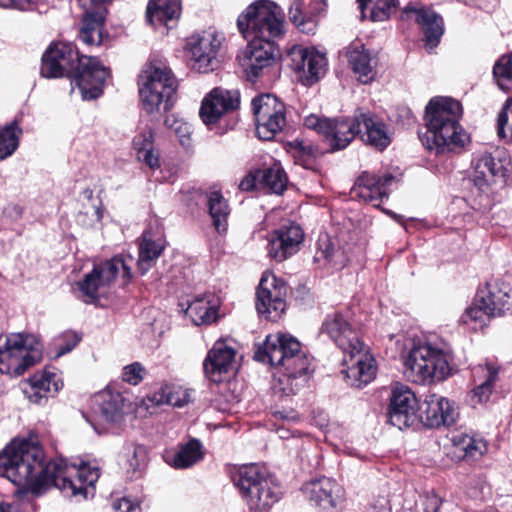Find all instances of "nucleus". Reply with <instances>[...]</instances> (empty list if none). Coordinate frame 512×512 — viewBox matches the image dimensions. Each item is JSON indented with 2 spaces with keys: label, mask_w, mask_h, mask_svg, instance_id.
<instances>
[{
  "label": "nucleus",
  "mask_w": 512,
  "mask_h": 512,
  "mask_svg": "<svg viewBox=\"0 0 512 512\" xmlns=\"http://www.w3.org/2000/svg\"><path fill=\"white\" fill-rule=\"evenodd\" d=\"M42 447L30 440H13L0 453V476L14 485L40 494L54 486L66 496L87 499L93 495L100 471L97 466L82 462L68 465L63 459L44 461Z\"/></svg>",
  "instance_id": "nucleus-1"
},
{
  "label": "nucleus",
  "mask_w": 512,
  "mask_h": 512,
  "mask_svg": "<svg viewBox=\"0 0 512 512\" xmlns=\"http://www.w3.org/2000/svg\"><path fill=\"white\" fill-rule=\"evenodd\" d=\"M40 73L45 78H71L84 100L98 98L109 76L97 58L80 55L73 44L63 42L52 44L45 51Z\"/></svg>",
  "instance_id": "nucleus-2"
},
{
  "label": "nucleus",
  "mask_w": 512,
  "mask_h": 512,
  "mask_svg": "<svg viewBox=\"0 0 512 512\" xmlns=\"http://www.w3.org/2000/svg\"><path fill=\"white\" fill-rule=\"evenodd\" d=\"M320 333L328 336L343 351L344 368L341 373L350 386L362 388L373 381L377 371L375 359L364 349L348 314L340 311L328 313L322 322Z\"/></svg>",
  "instance_id": "nucleus-3"
},
{
  "label": "nucleus",
  "mask_w": 512,
  "mask_h": 512,
  "mask_svg": "<svg viewBox=\"0 0 512 512\" xmlns=\"http://www.w3.org/2000/svg\"><path fill=\"white\" fill-rule=\"evenodd\" d=\"M461 104L448 97H435L426 106L427 130L420 136L423 145L436 153L452 152L469 142V135L459 123Z\"/></svg>",
  "instance_id": "nucleus-4"
},
{
  "label": "nucleus",
  "mask_w": 512,
  "mask_h": 512,
  "mask_svg": "<svg viewBox=\"0 0 512 512\" xmlns=\"http://www.w3.org/2000/svg\"><path fill=\"white\" fill-rule=\"evenodd\" d=\"M231 479L251 510H268L280 499L278 482L264 467L243 465L232 472Z\"/></svg>",
  "instance_id": "nucleus-5"
},
{
  "label": "nucleus",
  "mask_w": 512,
  "mask_h": 512,
  "mask_svg": "<svg viewBox=\"0 0 512 512\" xmlns=\"http://www.w3.org/2000/svg\"><path fill=\"white\" fill-rule=\"evenodd\" d=\"M404 359V375L416 384L445 380L451 374L448 355L429 343L414 344Z\"/></svg>",
  "instance_id": "nucleus-6"
},
{
  "label": "nucleus",
  "mask_w": 512,
  "mask_h": 512,
  "mask_svg": "<svg viewBox=\"0 0 512 512\" xmlns=\"http://www.w3.org/2000/svg\"><path fill=\"white\" fill-rule=\"evenodd\" d=\"M284 19V13L277 4L262 0L251 4L239 15L237 26L246 39L273 42L283 34Z\"/></svg>",
  "instance_id": "nucleus-7"
},
{
  "label": "nucleus",
  "mask_w": 512,
  "mask_h": 512,
  "mask_svg": "<svg viewBox=\"0 0 512 512\" xmlns=\"http://www.w3.org/2000/svg\"><path fill=\"white\" fill-rule=\"evenodd\" d=\"M139 95L143 109L148 114L168 111L177 90V80L172 71L162 64H149L139 77Z\"/></svg>",
  "instance_id": "nucleus-8"
},
{
  "label": "nucleus",
  "mask_w": 512,
  "mask_h": 512,
  "mask_svg": "<svg viewBox=\"0 0 512 512\" xmlns=\"http://www.w3.org/2000/svg\"><path fill=\"white\" fill-rule=\"evenodd\" d=\"M42 358V346L31 334L13 333L0 344V372L20 376Z\"/></svg>",
  "instance_id": "nucleus-9"
},
{
  "label": "nucleus",
  "mask_w": 512,
  "mask_h": 512,
  "mask_svg": "<svg viewBox=\"0 0 512 512\" xmlns=\"http://www.w3.org/2000/svg\"><path fill=\"white\" fill-rule=\"evenodd\" d=\"M121 274L123 284L131 279V267L121 257H114L111 260L94 266L93 270L86 274L84 279L78 282L79 291L86 303H94L100 297L106 295L107 290Z\"/></svg>",
  "instance_id": "nucleus-10"
},
{
  "label": "nucleus",
  "mask_w": 512,
  "mask_h": 512,
  "mask_svg": "<svg viewBox=\"0 0 512 512\" xmlns=\"http://www.w3.org/2000/svg\"><path fill=\"white\" fill-rule=\"evenodd\" d=\"M222 36L213 29L191 35L186 42L191 67L199 73H208L219 65L218 55L222 46Z\"/></svg>",
  "instance_id": "nucleus-11"
},
{
  "label": "nucleus",
  "mask_w": 512,
  "mask_h": 512,
  "mask_svg": "<svg viewBox=\"0 0 512 512\" xmlns=\"http://www.w3.org/2000/svg\"><path fill=\"white\" fill-rule=\"evenodd\" d=\"M251 104L257 136L272 140L286 125L285 105L271 94L255 97Z\"/></svg>",
  "instance_id": "nucleus-12"
},
{
  "label": "nucleus",
  "mask_w": 512,
  "mask_h": 512,
  "mask_svg": "<svg viewBox=\"0 0 512 512\" xmlns=\"http://www.w3.org/2000/svg\"><path fill=\"white\" fill-rule=\"evenodd\" d=\"M286 286L272 274H264L257 289L256 309L268 320H278L285 311Z\"/></svg>",
  "instance_id": "nucleus-13"
},
{
  "label": "nucleus",
  "mask_w": 512,
  "mask_h": 512,
  "mask_svg": "<svg viewBox=\"0 0 512 512\" xmlns=\"http://www.w3.org/2000/svg\"><path fill=\"white\" fill-rule=\"evenodd\" d=\"M239 104L240 94L237 90L214 88L204 97L199 115L203 123L213 130L222 117L236 110Z\"/></svg>",
  "instance_id": "nucleus-14"
},
{
  "label": "nucleus",
  "mask_w": 512,
  "mask_h": 512,
  "mask_svg": "<svg viewBox=\"0 0 512 512\" xmlns=\"http://www.w3.org/2000/svg\"><path fill=\"white\" fill-rule=\"evenodd\" d=\"M419 406L414 392L405 385L397 384L390 397L388 408L389 422L402 430L410 427L419 414Z\"/></svg>",
  "instance_id": "nucleus-15"
},
{
  "label": "nucleus",
  "mask_w": 512,
  "mask_h": 512,
  "mask_svg": "<svg viewBox=\"0 0 512 512\" xmlns=\"http://www.w3.org/2000/svg\"><path fill=\"white\" fill-rule=\"evenodd\" d=\"M291 66L300 73L301 78L312 85L323 77L327 70V60L324 53L314 48L300 45L293 46L289 51Z\"/></svg>",
  "instance_id": "nucleus-16"
},
{
  "label": "nucleus",
  "mask_w": 512,
  "mask_h": 512,
  "mask_svg": "<svg viewBox=\"0 0 512 512\" xmlns=\"http://www.w3.org/2000/svg\"><path fill=\"white\" fill-rule=\"evenodd\" d=\"M300 351L301 344L295 337L282 333L269 334L263 346L256 351L255 359L273 366H282L288 358Z\"/></svg>",
  "instance_id": "nucleus-17"
},
{
  "label": "nucleus",
  "mask_w": 512,
  "mask_h": 512,
  "mask_svg": "<svg viewBox=\"0 0 512 512\" xmlns=\"http://www.w3.org/2000/svg\"><path fill=\"white\" fill-rule=\"evenodd\" d=\"M274 53V42H263L259 39L249 41L239 61L250 81H255L270 69L274 62Z\"/></svg>",
  "instance_id": "nucleus-18"
},
{
  "label": "nucleus",
  "mask_w": 512,
  "mask_h": 512,
  "mask_svg": "<svg viewBox=\"0 0 512 512\" xmlns=\"http://www.w3.org/2000/svg\"><path fill=\"white\" fill-rule=\"evenodd\" d=\"M395 181L396 178L392 174L377 175L365 171L357 178L352 192L355 196L371 203L374 207H380L383 200L388 198Z\"/></svg>",
  "instance_id": "nucleus-19"
},
{
  "label": "nucleus",
  "mask_w": 512,
  "mask_h": 512,
  "mask_svg": "<svg viewBox=\"0 0 512 512\" xmlns=\"http://www.w3.org/2000/svg\"><path fill=\"white\" fill-rule=\"evenodd\" d=\"M63 388V380L56 368H46L35 373L23 383V393L30 402L41 404L54 397Z\"/></svg>",
  "instance_id": "nucleus-20"
},
{
  "label": "nucleus",
  "mask_w": 512,
  "mask_h": 512,
  "mask_svg": "<svg viewBox=\"0 0 512 512\" xmlns=\"http://www.w3.org/2000/svg\"><path fill=\"white\" fill-rule=\"evenodd\" d=\"M303 492L314 505L323 510L340 508L345 501V492L335 480L322 477L307 483Z\"/></svg>",
  "instance_id": "nucleus-21"
},
{
  "label": "nucleus",
  "mask_w": 512,
  "mask_h": 512,
  "mask_svg": "<svg viewBox=\"0 0 512 512\" xmlns=\"http://www.w3.org/2000/svg\"><path fill=\"white\" fill-rule=\"evenodd\" d=\"M303 237L304 233L297 224L291 223L280 227L268 239V255L277 262L286 260L299 250Z\"/></svg>",
  "instance_id": "nucleus-22"
},
{
  "label": "nucleus",
  "mask_w": 512,
  "mask_h": 512,
  "mask_svg": "<svg viewBox=\"0 0 512 512\" xmlns=\"http://www.w3.org/2000/svg\"><path fill=\"white\" fill-rule=\"evenodd\" d=\"M418 410L419 419L429 427L450 426L458 417L455 404L436 394L427 396Z\"/></svg>",
  "instance_id": "nucleus-23"
},
{
  "label": "nucleus",
  "mask_w": 512,
  "mask_h": 512,
  "mask_svg": "<svg viewBox=\"0 0 512 512\" xmlns=\"http://www.w3.org/2000/svg\"><path fill=\"white\" fill-rule=\"evenodd\" d=\"M112 0H78L84 10L83 25L79 38L87 45H99L102 41L101 28L104 23L106 8L103 4Z\"/></svg>",
  "instance_id": "nucleus-24"
},
{
  "label": "nucleus",
  "mask_w": 512,
  "mask_h": 512,
  "mask_svg": "<svg viewBox=\"0 0 512 512\" xmlns=\"http://www.w3.org/2000/svg\"><path fill=\"white\" fill-rule=\"evenodd\" d=\"M502 152L497 151V156L491 153H483L475 158L473 182L480 190L495 182L497 179L506 177L509 161L502 159Z\"/></svg>",
  "instance_id": "nucleus-25"
},
{
  "label": "nucleus",
  "mask_w": 512,
  "mask_h": 512,
  "mask_svg": "<svg viewBox=\"0 0 512 512\" xmlns=\"http://www.w3.org/2000/svg\"><path fill=\"white\" fill-rule=\"evenodd\" d=\"M310 358L301 350L288 360L281 367L284 368L283 375L279 378L283 394H295L298 389L304 386L308 380L310 371Z\"/></svg>",
  "instance_id": "nucleus-26"
},
{
  "label": "nucleus",
  "mask_w": 512,
  "mask_h": 512,
  "mask_svg": "<svg viewBox=\"0 0 512 512\" xmlns=\"http://www.w3.org/2000/svg\"><path fill=\"white\" fill-rule=\"evenodd\" d=\"M349 66L362 84L372 82L377 75L378 59L361 42H352L346 48Z\"/></svg>",
  "instance_id": "nucleus-27"
},
{
  "label": "nucleus",
  "mask_w": 512,
  "mask_h": 512,
  "mask_svg": "<svg viewBox=\"0 0 512 512\" xmlns=\"http://www.w3.org/2000/svg\"><path fill=\"white\" fill-rule=\"evenodd\" d=\"M235 355L233 348L222 341H217L203 363L206 377L213 382H221L222 376L233 368Z\"/></svg>",
  "instance_id": "nucleus-28"
},
{
  "label": "nucleus",
  "mask_w": 512,
  "mask_h": 512,
  "mask_svg": "<svg viewBox=\"0 0 512 512\" xmlns=\"http://www.w3.org/2000/svg\"><path fill=\"white\" fill-rule=\"evenodd\" d=\"M477 295L478 302L485 304L493 317L512 312V289L508 284L487 283Z\"/></svg>",
  "instance_id": "nucleus-29"
},
{
  "label": "nucleus",
  "mask_w": 512,
  "mask_h": 512,
  "mask_svg": "<svg viewBox=\"0 0 512 512\" xmlns=\"http://www.w3.org/2000/svg\"><path fill=\"white\" fill-rule=\"evenodd\" d=\"M413 17L425 34L427 46L431 49L436 47L444 32L441 16L428 8H416L408 4L403 10V18Z\"/></svg>",
  "instance_id": "nucleus-30"
},
{
  "label": "nucleus",
  "mask_w": 512,
  "mask_h": 512,
  "mask_svg": "<svg viewBox=\"0 0 512 512\" xmlns=\"http://www.w3.org/2000/svg\"><path fill=\"white\" fill-rule=\"evenodd\" d=\"M329 126L324 138L332 151L344 149L356 135L362 132L357 121V111L353 119H330Z\"/></svg>",
  "instance_id": "nucleus-31"
},
{
  "label": "nucleus",
  "mask_w": 512,
  "mask_h": 512,
  "mask_svg": "<svg viewBox=\"0 0 512 512\" xmlns=\"http://www.w3.org/2000/svg\"><path fill=\"white\" fill-rule=\"evenodd\" d=\"M220 306L219 298L213 293L207 292L196 296L188 305L186 314L195 325L210 324L217 319V311Z\"/></svg>",
  "instance_id": "nucleus-32"
},
{
  "label": "nucleus",
  "mask_w": 512,
  "mask_h": 512,
  "mask_svg": "<svg viewBox=\"0 0 512 512\" xmlns=\"http://www.w3.org/2000/svg\"><path fill=\"white\" fill-rule=\"evenodd\" d=\"M357 121L359 128H365L366 141L371 146L383 150L391 139L387 132L386 125L376 116L357 110Z\"/></svg>",
  "instance_id": "nucleus-33"
},
{
  "label": "nucleus",
  "mask_w": 512,
  "mask_h": 512,
  "mask_svg": "<svg viewBox=\"0 0 512 512\" xmlns=\"http://www.w3.org/2000/svg\"><path fill=\"white\" fill-rule=\"evenodd\" d=\"M203 458L202 444L197 439H190L179 446L178 450L167 451L164 455L165 462L176 469H186Z\"/></svg>",
  "instance_id": "nucleus-34"
},
{
  "label": "nucleus",
  "mask_w": 512,
  "mask_h": 512,
  "mask_svg": "<svg viewBox=\"0 0 512 512\" xmlns=\"http://www.w3.org/2000/svg\"><path fill=\"white\" fill-rule=\"evenodd\" d=\"M315 262L323 266L340 269L345 266L347 257L344 251L333 241L329 235H320L314 255Z\"/></svg>",
  "instance_id": "nucleus-35"
},
{
  "label": "nucleus",
  "mask_w": 512,
  "mask_h": 512,
  "mask_svg": "<svg viewBox=\"0 0 512 512\" xmlns=\"http://www.w3.org/2000/svg\"><path fill=\"white\" fill-rule=\"evenodd\" d=\"M165 248L164 240L153 239L152 233L145 231L139 245L138 270L142 275L146 274L155 264Z\"/></svg>",
  "instance_id": "nucleus-36"
},
{
  "label": "nucleus",
  "mask_w": 512,
  "mask_h": 512,
  "mask_svg": "<svg viewBox=\"0 0 512 512\" xmlns=\"http://www.w3.org/2000/svg\"><path fill=\"white\" fill-rule=\"evenodd\" d=\"M180 15V4L178 0H150L147 6V21L156 26L164 25L177 19Z\"/></svg>",
  "instance_id": "nucleus-37"
},
{
  "label": "nucleus",
  "mask_w": 512,
  "mask_h": 512,
  "mask_svg": "<svg viewBox=\"0 0 512 512\" xmlns=\"http://www.w3.org/2000/svg\"><path fill=\"white\" fill-rule=\"evenodd\" d=\"M499 369L490 363L478 365L474 368V376L484 374L485 380L476 386L472 391L471 400L474 404L485 403L489 400L493 385L498 377Z\"/></svg>",
  "instance_id": "nucleus-38"
},
{
  "label": "nucleus",
  "mask_w": 512,
  "mask_h": 512,
  "mask_svg": "<svg viewBox=\"0 0 512 512\" xmlns=\"http://www.w3.org/2000/svg\"><path fill=\"white\" fill-rule=\"evenodd\" d=\"M96 401L106 421L117 422L122 418L125 399L121 393L105 390L97 396Z\"/></svg>",
  "instance_id": "nucleus-39"
},
{
  "label": "nucleus",
  "mask_w": 512,
  "mask_h": 512,
  "mask_svg": "<svg viewBox=\"0 0 512 512\" xmlns=\"http://www.w3.org/2000/svg\"><path fill=\"white\" fill-rule=\"evenodd\" d=\"M207 205L216 230L219 233L226 232L227 218L230 213V209L227 201L219 190H211L208 193Z\"/></svg>",
  "instance_id": "nucleus-40"
},
{
  "label": "nucleus",
  "mask_w": 512,
  "mask_h": 512,
  "mask_svg": "<svg viewBox=\"0 0 512 512\" xmlns=\"http://www.w3.org/2000/svg\"><path fill=\"white\" fill-rule=\"evenodd\" d=\"M258 184L274 194H282L286 189L287 176L279 164L257 171Z\"/></svg>",
  "instance_id": "nucleus-41"
},
{
  "label": "nucleus",
  "mask_w": 512,
  "mask_h": 512,
  "mask_svg": "<svg viewBox=\"0 0 512 512\" xmlns=\"http://www.w3.org/2000/svg\"><path fill=\"white\" fill-rule=\"evenodd\" d=\"M454 446L464 453L465 458L478 459L487 451L486 441L467 433H458L452 438Z\"/></svg>",
  "instance_id": "nucleus-42"
},
{
  "label": "nucleus",
  "mask_w": 512,
  "mask_h": 512,
  "mask_svg": "<svg viewBox=\"0 0 512 512\" xmlns=\"http://www.w3.org/2000/svg\"><path fill=\"white\" fill-rule=\"evenodd\" d=\"M492 317L493 315L488 311V307L478 302V295L476 294L473 303L461 315L460 323L472 330H478L487 326Z\"/></svg>",
  "instance_id": "nucleus-43"
},
{
  "label": "nucleus",
  "mask_w": 512,
  "mask_h": 512,
  "mask_svg": "<svg viewBox=\"0 0 512 512\" xmlns=\"http://www.w3.org/2000/svg\"><path fill=\"white\" fill-rule=\"evenodd\" d=\"M147 460V452L144 446L134 443L126 444L120 453V462L132 476L141 471Z\"/></svg>",
  "instance_id": "nucleus-44"
},
{
  "label": "nucleus",
  "mask_w": 512,
  "mask_h": 512,
  "mask_svg": "<svg viewBox=\"0 0 512 512\" xmlns=\"http://www.w3.org/2000/svg\"><path fill=\"white\" fill-rule=\"evenodd\" d=\"M192 399L191 391L180 386L164 385L153 396L157 404H168L183 407Z\"/></svg>",
  "instance_id": "nucleus-45"
},
{
  "label": "nucleus",
  "mask_w": 512,
  "mask_h": 512,
  "mask_svg": "<svg viewBox=\"0 0 512 512\" xmlns=\"http://www.w3.org/2000/svg\"><path fill=\"white\" fill-rule=\"evenodd\" d=\"M22 130L17 123L11 122L0 129V160L11 156L19 145Z\"/></svg>",
  "instance_id": "nucleus-46"
},
{
  "label": "nucleus",
  "mask_w": 512,
  "mask_h": 512,
  "mask_svg": "<svg viewBox=\"0 0 512 512\" xmlns=\"http://www.w3.org/2000/svg\"><path fill=\"white\" fill-rule=\"evenodd\" d=\"M493 75L499 88L505 92L512 91V52L503 55L493 67Z\"/></svg>",
  "instance_id": "nucleus-47"
},
{
  "label": "nucleus",
  "mask_w": 512,
  "mask_h": 512,
  "mask_svg": "<svg viewBox=\"0 0 512 512\" xmlns=\"http://www.w3.org/2000/svg\"><path fill=\"white\" fill-rule=\"evenodd\" d=\"M302 0H294L289 9L290 20L304 33H314L316 22L311 17H305L302 13Z\"/></svg>",
  "instance_id": "nucleus-48"
},
{
  "label": "nucleus",
  "mask_w": 512,
  "mask_h": 512,
  "mask_svg": "<svg viewBox=\"0 0 512 512\" xmlns=\"http://www.w3.org/2000/svg\"><path fill=\"white\" fill-rule=\"evenodd\" d=\"M497 132L499 137L512 140V99L506 101L498 114Z\"/></svg>",
  "instance_id": "nucleus-49"
},
{
  "label": "nucleus",
  "mask_w": 512,
  "mask_h": 512,
  "mask_svg": "<svg viewBox=\"0 0 512 512\" xmlns=\"http://www.w3.org/2000/svg\"><path fill=\"white\" fill-rule=\"evenodd\" d=\"M154 144V128L146 123L138 128V132L133 138V148L139 153L141 151L153 148Z\"/></svg>",
  "instance_id": "nucleus-50"
},
{
  "label": "nucleus",
  "mask_w": 512,
  "mask_h": 512,
  "mask_svg": "<svg viewBox=\"0 0 512 512\" xmlns=\"http://www.w3.org/2000/svg\"><path fill=\"white\" fill-rule=\"evenodd\" d=\"M165 125L175 133L183 145L186 144L191 133L190 126L186 122L169 116L165 119Z\"/></svg>",
  "instance_id": "nucleus-51"
},
{
  "label": "nucleus",
  "mask_w": 512,
  "mask_h": 512,
  "mask_svg": "<svg viewBox=\"0 0 512 512\" xmlns=\"http://www.w3.org/2000/svg\"><path fill=\"white\" fill-rule=\"evenodd\" d=\"M81 337L74 331H66L59 338V352L57 356L70 352L80 342Z\"/></svg>",
  "instance_id": "nucleus-52"
},
{
  "label": "nucleus",
  "mask_w": 512,
  "mask_h": 512,
  "mask_svg": "<svg viewBox=\"0 0 512 512\" xmlns=\"http://www.w3.org/2000/svg\"><path fill=\"white\" fill-rule=\"evenodd\" d=\"M144 369L139 363H132L123 368L122 378L125 382L137 385L143 379Z\"/></svg>",
  "instance_id": "nucleus-53"
},
{
  "label": "nucleus",
  "mask_w": 512,
  "mask_h": 512,
  "mask_svg": "<svg viewBox=\"0 0 512 512\" xmlns=\"http://www.w3.org/2000/svg\"><path fill=\"white\" fill-rule=\"evenodd\" d=\"M328 118H321L317 115L311 114L304 119V125L309 128L317 131L321 135H325L326 129L329 128Z\"/></svg>",
  "instance_id": "nucleus-54"
},
{
  "label": "nucleus",
  "mask_w": 512,
  "mask_h": 512,
  "mask_svg": "<svg viewBox=\"0 0 512 512\" xmlns=\"http://www.w3.org/2000/svg\"><path fill=\"white\" fill-rule=\"evenodd\" d=\"M137 157L151 169L159 167V155L154 147L137 153Z\"/></svg>",
  "instance_id": "nucleus-55"
},
{
  "label": "nucleus",
  "mask_w": 512,
  "mask_h": 512,
  "mask_svg": "<svg viewBox=\"0 0 512 512\" xmlns=\"http://www.w3.org/2000/svg\"><path fill=\"white\" fill-rule=\"evenodd\" d=\"M112 506L113 509L117 512H141L139 504L132 502L127 497L115 500Z\"/></svg>",
  "instance_id": "nucleus-56"
},
{
  "label": "nucleus",
  "mask_w": 512,
  "mask_h": 512,
  "mask_svg": "<svg viewBox=\"0 0 512 512\" xmlns=\"http://www.w3.org/2000/svg\"><path fill=\"white\" fill-rule=\"evenodd\" d=\"M441 503V498L434 492L427 493L422 500V505L425 512H438Z\"/></svg>",
  "instance_id": "nucleus-57"
},
{
  "label": "nucleus",
  "mask_w": 512,
  "mask_h": 512,
  "mask_svg": "<svg viewBox=\"0 0 512 512\" xmlns=\"http://www.w3.org/2000/svg\"><path fill=\"white\" fill-rule=\"evenodd\" d=\"M31 0H0V6L4 8L28 9Z\"/></svg>",
  "instance_id": "nucleus-58"
},
{
  "label": "nucleus",
  "mask_w": 512,
  "mask_h": 512,
  "mask_svg": "<svg viewBox=\"0 0 512 512\" xmlns=\"http://www.w3.org/2000/svg\"><path fill=\"white\" fill-rule=\"evenodd\" d=\"M22 213V208L17 204H10L4 209V215L12 220L19 219Z\"/></svg>",
  "instance_id": "nucleus-59"
},
{
  "label": "nucleus",
  "mask_w": 512,
  "mask_h": 512,
  "mask_svg": "<svg viewBox=\"0 0 512 512\" xmlns=\"http://www.w3.org/2000/svg\"><path fill=\"white\" fill-rule=\"evenodd\" d=\"M256 183H258L257 172L253 176H247L246 178H244L240 182L239 188L243 191H249L256 187Z\"/></svg>",
  "instance_id": "nucleus-60"
},
{
  "label": "nucleus",
  "mask_w": 512,
  "mask_h": 512,
  "mask_svg": "<svg viewBox=\"0 0 512 512\" xmlns=\"http://www.w3.org/2000/svg\"><path fill=\"white\" fill-rule=\"evenodd\" d=\"M0 512H20L18 507L6 504V503H0Z\"/></svg>",
  "instance_id": "nucleus-61"
},
{
  "label": "nucleus",
  "mask_w": 512,
  "mask_h": 512,
  "mask_svg": "<svg viewBox=\"0 0 512 512\" xmlns=\"http://www.w3.org/2000/svg\"><path fill=\"white\" fill-rule=\"evenodd\" d=\"M94 214L96 216V220L97 221H101L102 217H103V207L102 206H97L94 208Z\"/></svg>",
  "instance_id": "nucleus-62"
},
{
  "label": "nucleus",
  "mask_w": 512,
  "mask_h": 512,
  "mask_svg": "<svg viewBox=\"0 0 512 512\" xmlns=\"http://www.w3.org/2000/svg\"><path fill=\"white\" fill-rule=\"evenodd\" d=\"M386 213H388L389 215H391V216H392V217H394V218H396V217H397V216H396L395 214H393L392 212H388V211H387Z\"/></svg>",
  "instance_id": "nucleus-63"
},
{
  "label": "nucleus",
  "mask_w": 512,
  "mask_h": 512,
  "mask_svg": "<svg viewBox=\"0 0 512 512\" xmlns=\"http://www.w3.org/2000/svg\"><path fill=\"white\" fill-rule=\"evenodd\" d=\"M314 2H315L316 4H319V3H321V2H322V0H314Z\"/></svg>",
  "instance_id": "nucleus-64"
}]
</instances>
